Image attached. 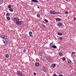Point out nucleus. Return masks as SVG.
Here are the masks:
<instances>
[{"label": "nucleus", "mask_w": 76, "mask_h": 76, "mask_svg": "<svg viewBox=\"0 0 76 76\" xmlns=\"http://www.w3.org/2000/svg\"><path fill=\"white\" fill-rule=\"evenodd\" d=\"M20 20L19 18H15L14 20V22L18 25H20L22 23V22L21 21H20Z\"/></svg>", "instance_id": "f257e3e1"}, {"label": "nucleus", "mask_w": 76, "mask_h": 76, "mask_svg": "<svg viewBox=\"0 0 76 76\" xmlns=\"http://www.w3.org/2000/svg\"><path fill=\"white\" fill-rule=\"evenodd\" d=\"M1 38H2L3 39H6V38H7V37L5 35H2L1 36Z\"/></svg>", "instance_id": "f03ea898"}, {"label": "nucleus", "mask_w": 76, "mask_h": 76, "mask_svg": "<svg viewBox=\"0 0 76 76\" xmlns=\"http://www.w3.org/2000/svg\"><path fill=\"white\" fill-rule=\"evenodd\" d=\"M41 70L45 72H46L47 71V69L45 67H42Z\"/></svg>", "instance_id": "7ed1b4c3"}, {"label": "nucleus", "mask_w": 76, "mask_h": 76, "mask_svg": "<svg viewBox=\"0 0 76 76\" xmlns=\"http://www.w3.org/2000/svg\"><path fill=\"white\" fill-rule=\"evenodd\" d=\"M17 73L18 75H19V76H22V75H22V72H21L20 71H17Z\"/></svg>", "instance_id": "20e7f679"}, {"label": "nucleus", "mask_w": 76, "mask_h": 76, "mask_svg": "<svg viewBox=\"0 0 76 76\" xmlns=\"http://www.w3.org/2000/svg\"><path fill=\"white\" fill-rule=\"evenodd\" d=\"M50 13L52 14V15H55V13H56V11L54 10H50Z\"/></svg>", "instance_id": "39448f33"}, {"label": "nucleus", "mask_w": 76, "mask_h": 76, "mask_svg": "<svg viewBox=\"0 0 76 76\" xmlns=\"http://www.w3.org/2000/svg\"><path fill=\"white\" fill-rule=\"evenodd\" d=\"M55 19L56 20H58V21H60L62 20H61V19L60 18H56Z\"/></svg>", "instance_id": "423d86ee"}, {"label": "nucleus", "mask_w": 76, "mask_h": 76, "mask_svg": "<svg viewBox=\"0 0 76 76\" xmlns=\"http://www.w3.org/2000/svg\"><path fill=\"white\" fill-rule=\"evenodd\" d=\"M35 65L37 67H38L39 66V64L38 62H37L35 63Z\"/></svg>", "instance_id": "0eeeda50"}, {"label": "nucleus", "mask_w": 76, "mask_h": 76, "mask_svg": "<svg viewBox=\"0 0 76 76\" xmlns=\"http://www.w3.org/2000/svg\"><path fill=\"white\" fill-rule=\"evenodd\" d=\"M29 34L30 37H33V35H31V34H32V32H30Z\"/></svg>", "instance_id": "6e6552de"}, {"label": "nucleus", "mask_w": 76, "mask_h": 76, "mask_svg": "<svg viewBox=\"0 0 76 76\" xmlns=\"http://www.w3.org/2000/svg\"><path fill=\"white\" fill-rule=\"evenodd\" d=\"M58 25L59 26H62V23H58Z\"/></svg>", "instance_id": "1a4fd4ad"}, {"label": "nucleus", "mask_w": 76, "mask_h": 76, "mask_svg": "<svg viewBox=\"0 0 76 76\" xmlns=\"http://www.w3.org/2000/svg\"><path fill=\"white\" fill-rule=\"evenodd\" d=\"M51 46L53 48H57V46L55 45H51Z\"/></svg>", "instance_id": "9d476101"}, {"label": "nucleus", "mask_w": 76, "mask_h": 76, "mask_svg": "<svg viewBox=\"0 0 76 76\" xmlns=\"http://www.w3.org/2000/svg\"><path fill=\"white\" fill-rule=\"evenodd\" d=\"M37 18H40V17L41 16V15H40V14H37Z\"/></svg>", "instance_id": "9b49d317"}, {"label": "nucleus", "mask_w": 76, "mask_h": 76, "mask_svg": "<svg viewBox=\"0 0 76 76\" xmlns=\"http://www.w3.org/2000/svg\"><path fill=\"white\" fill-rule=\"evenodd\" d=\"M32 1L33 2H36V3H38V1L37 0H32Z\"/></svg>", "instance_id": "f8f14e48"}, {"label": "nucleus", "mask_w": 76, "mask_h": 76, "mask_svg": "<svg viewBox=\"0 0 76 76\" xmlns=\"http://www.w3.org/2000/svg\"><path fill=\"white\" fill-rule=\"evenodd\" d=\"M63 68L66 69V68L67 67V65L66 64H64V65L63 66Z\"/></svg>", "instance_id": "ddd939ff"}, {"label": "nucleus", "mask_w": 76, "mask_h": 76, "mask_svg": "<svg viewBox=\"0 0 76 76\" xmlns=\"http://www.w3.org/2000/svg\"><path fill=\"white\" fill-rule=\"evenodd\" d=\"M67 62L68 63H69V64H71V63H72V61L70 60H68Z\"/></svg>", "instance_id": "4468645a"}, {"label": "nucleus", "mask_w": 76, "mask_h": 76, "mask_svg": "<svg viewBox=\"0 0 76 76\" xmlns=\"http://www.w3.org/2000/svg\"><path fill=\"white\" fill-rule=\"evenodd\" d=\"M62 55H63V54L61 52H60L59 53V56H62Z\"/></svg>", "instance_id": "2eb2a0df"}, {"label": "nucleus", "mask_w": 76, "mask_h": 76, "mask_svg": "<svg viewBox=\"0 0 76 76\" xmlns=\"http://www.w3.org/2000/svg\"><path fill=\"white\" fill-rule=\"evenodd\" d=\"M9 10H10V12H13V10L12 8H10L9 9Z\"/></svg>", "instance_id": "dca6fc26"}, {"label": "nucleus", "mask_w": 76, "mask_h": 76, "mask_svg": "<svg viewBox=\"0 0 76 76\" xmlns=\"http://www.w3.org/2000/svg\"><path fill=\"white\" fill-rule=\"evenodd\" d=\"M7 19L8 20H10V18L9 17H7Z\"/></svg>", "instance_id": "f3484780"}, {"label": "nucleus", "mask_w": 76, "mask_h": 76, "mask_svg": "<svg viewBox=\"0 0 76 76\" xmlns=\"http://www.w3.org/2000/svg\"><path fill=\"white\" fill-rule=\"evenodd\" d=\"M52 66L53 67H56V64H53L52 65Z\"/></svg>", "instance_id": "a211bd4d"}, {"label": "nucleus", "mask_w": 76, "mask_h": 76, "mask_svg": "<svg viewBox=\"0 0 76 76\" xmlns=\"http://www.w3.org/2000/svg\"><path fill=\"white\" fill-rule=\"evenodd\" d=\"M5 56H6V58H8V57H9V55L8 54H6L5 55Z\"/></svg>", "instance_id": "6ab92c4d"}, {"label": "nucleus", "mask_w": 76, "mask_h": 76, "mask_svg": "<svg viewBox=\"0 0 76 76\" xmlns=\"http://www.w3.org/2000/svg\"><path fill=\"white\" fill-rule=\"evenodd\" d=\"M8 8L10 9V8L12 7V5H8Z\"/></svg>", "instance_id": "aec40b11"}, {"label": "nucleus", "mask_w": 76, "mask_h": 76, "mask_svg": "<svg viewBox=\"0 0 76 76\" xmlns=\"http://www.w3.org/2000/svg\"><path fill=\"white\" fill-rule=\"evenodd\" d=\"M58 35H60V36H61V35H62V34L61 33H58Z\"/></svg>", "instance_id": "412c9836"}, {"label": "nucleus", "mask_w": 76, "mask_h": 76, "mask_svg": "<svg viewBox=\"0 0 76 76\" xmlns=\"http://www.w3.org/2000/svg\"><path fill=\"white\" fill-rule=\"evenodd\" d=\"M3 3V0H0V4H1L2 3Z\"/></svg>", "instance_id": "4be33fe9"}, {"label": "nucleus", "mask_w": 76, "mask_h": 76, "mask_svg": "<svg viewBox=\"0 0 76 76\" xmlns=\"http://www.w3.org/2000/svg\"><path fill=\"white\" fill-rule=\"evenodd\" d=\"M6 15V16H10V14L9 13H7Z\"/></svg>", "instance_id": "5701e85b"}, {"label": "nucleus", "mask_w": 76, "mask_h": 76, "mask_svg": "<svg viewBox=\"0 0 76 76\" xmlns=\"http://www.w3.org/2000/svg\"><path fill=\"white\" fill-rule=\"evenodd\" d=\"M45 22H46V23L48 22V21L46 19L45 20Z\"/></svg>", "instance_id": "b1692460"}, {"label": "nucleus", "mask_w": 76, "mask_h": 76, "mask_svg": "<svg viewBox=\"0 0 76 76\" xmlns=\"http://www.w3.org/2000/svg\"><path fill=\"white\" fill-rule=\"evenodd\" d=\"M51 58L49 57L48 58V60H49V61H50V60H51Z\"/></svg>", "instance_id": "393cba45"}, {"label": "nucleus", "mask_w": 76, "mask_h": 76, "mask_svg": "<svg viewBox=\"0 0 76 76\" xmlns=\"http://www.w3.org/2000/svg\"><path fill=\"white\" fill-rule=\"evenodd\" d=\"M56 14H59V12H55V15Z\"/></svg>", "instance_id": "a878e982"}, {"label": "nucleus", "mask_w": 76, "mask_h": 76, "mask_svg": "<svg viewBox=\"0 0 76 76\" xmlns=\"http://www.w3.org/2000/svg\"><path fill=\"white\" fill-rule=\"evenodd\" d=\"M42 27H43V28H44V27H45V26L43 24H42Z\"/></svg>", "instance_id": "bb28decb"}, {"label": "nucleus", "mask_w": 76, "mask_h": 76, "mask_svg": "<svg viewBox=\"0 0 76 76\" xmlns=\"http://www.w3.org/2000/svg\"><path fill=\"white\" fill-rule=\"evenodd\" d=\"M75 52H72V55H74V54H75Z\"/></svg>", "instance_id": "cd10ccee"}, {"label": "nucleus", "mask_w": 76, "mask_h": 76, "mask_svg": "<svg viewBox=\"0 0 76 76\" xmlns=\"http://www.w3.org/2000/svg\"><path fill=\"white\" fill-rule=\"evenodd\" d=\"M62 60L63 61H65L66 60V58H63Z\"/></svg>", "instance_id": "c85d7f7f"}, {"label": "nucleus", "mask_w": 76, "mask_h": 76, "mask_svg": "<svg viewBox=\"0 0 76 76\" xmlns=\"http://www.w3.org/2000/svg\"><path fill=\"white\" fill-rule=\"evenodd\" d=\"M5 42L6 44V43H7V42H8V41H7V40H5Z\"/></svg>", "instance_id": "c756f323"}, {"label": "nucleus", "mask_w": 76, "mask_h": 76, "mask_svg": "<svg viewBox=\"0 0 76 76\" xmlns=\"http://www.w3.org/2000/svg\"><path fill=\"white\" fill-rule=\"evenodd\" d=\"M23 52L24 53H25V52H26V49H24L23 50Z\"/></svg>", "instance_id": "7c9ffc66"}, {"label": "nucleus", "mask_w": 76, "mask_h": 76, "mask_svg": "<svg viewBox=\"0 0 76 76\" xmlns=\"http://www.w3.org/2000/svg\"><path fill=\"white\" fill-rule=\"evenodd\" d=\"M3 42L4 43L5 45H6V42H5V41H4V39H3Z\"/></svg>", "instance_id": "2f4dec72"}, {"label": "nucleus", "mask_w": 76, "mask_h": 76, "mask_svg": "<svg viewBox=\"0 0 76 76\" xmlns=\"http://www.w3.org/2000/svg\"><path fill=\"white\" fill-rule=\"evenodd\" d=\"M60 73H61V74H62L63 73V72H62V71H60Z\"/></svg>", "instance_id": "473e14b6"}, {"label": "nucleus", "mask_w": 76, "mask_h": 76, "mask_svg": "<svg viewBox=\"0 0 76 76\" xmlns=\"http://www.w3.org/2000/svg\"><path fill=\"white\" fill-rule=\"evenodd\" d=\"M34 75H37V74L36 73L34 72Z\"/></svg>", "instance_id": "72a5a7b5"}, {"label": "nucleus", "mask_w": 76, "mask_h": 76, "mask_svg": "<svg viewBox=\"0 0 76 76\" xmlns=\"http://www.w3.org/2000/svg\"><path fill=\"white\" fill-rule=\"evenodd\" d=\"M59 38L60 39H63V38L62 37H60Z\"/></svg>", "instance_id": "f704fd0d"}, {"label": "nucleus", "mask_w": 76, "mask_h": 76, "mask_svg": "<svg viewBox=\"0 0 76 76\" xmlns=\"http://www.w3.org/2000/svg\"><path fill=\"white\" fill-rule=\"evenodd\" d=\"M59 76H63V75L60 74L59 75Z\"/></svg>", "instance_id": "c9c22d12"}, {"label": "nucleus", "mask_w": 76, "mask_h": 76, "mask_svg": "<svg viewBox=\"0 0 76 76\" xmlns=\"http://www.w3.org/2000/svg\"><path fill=\"white\" fill-rule=\"evenodd\" d=\"M74 20H76V18H73Z\"/></svg>", "instance_id": "e433bc0d"}, {"label": "nucleus", "mask_w": 76, "mask_h": 76, "mask_svg": "<svg viewBox=\"0 0 76 76\" xmlns=\"http://www.w3.org/2000/svg\"><path fill=\"white\" fill-rule=\"evenodd\" d=\"M53 76H57V75H56V74H54L53 75Z\"/></svg>", "instance_id": "4c0bfd02"}, {"label": "nucleus", "mask_w": 76, "mask_h": 76, "mask_svg": "<svg viewBox=\"0 0 76 76\" xmlns=\"http://www.w3.org/2000/svg\"><path fill=\"white\" fill-rule=\"evenodd\" d=\"M51 44H52V43H50V46H51Z\"/></svg>", "instance_id": "58836bf2"}, {"label": "nucleus", "mask_w": 76, "mask_h": 76, "mask_svg": "<svg viewBox=\"0 0 76 76\" xmlns=\"http://www.w3.org/2000/svg\"><path fill=\"white\" fill-rule=\"evenodd\" d=\"M31 5H33V4L32 3H31Z\"/></svg>", "instance_id": "ea45409f"}, {"label": "nucleus", "mask_w": 76, "mask_h": 76, "mask_svg": "<svg viewBox=\"0 0 76 76\" xmlns=\"http://www.w3.org/2000/svg\"><path fill=\"white\" fill-rule=\"evenodd\" d=\"M37 8L38 9H39V7H38Z\"/></svg>", "instance_id": "a19ab883"}, {"label": "nucleus", "mask_w": 76, "mask_h": 76, "mask_svg": "<svg viewBox=\"0 0 76 76\" xmlns=\"http://www.w3.org/2000/svg\"><path fill=\"white\" fill-rule=\"evenodd\" d=\"M67 14H68V12L67 11Z\"/></svg>", "instance_id": "79ce46f5"}, {"label": "nucleus", "mask_w": 76, "mask_h": 76, "mask_svg": "<svg viewBox=\"0 0 76 76\" xmlns=\"http://www.w3.org/2000/svg\"><path fill=\"white\" fill-rule=\"evenodd\" d=\"M65 13H67V11H66Z\"/></svg>", "instance_id": "37998d69"}, {"label": "nucleus", "mask_w": 76, "mask_h": 76, "mask_svg": "<svg viewBox=\"0 0 76 76\" xmlns=\"http://www.w3.org/2000/svg\"><path fill=\"white\" fill-rule=\"evenodd\" d=\"M42 56V55H41V56Z\"/></svg>", "instance_id": "c03bdc74"}, {"label": "nucleus", "mask_w": 76, "mask_h": 76, "mask_svg": "<svg viewBox=\"0 0 76 76\" xmlns=\"http://www.w3.org/2000/svg\"><path fill=\"white\" fill-rule=\"evenodd\" d=\"M68 0H67V1H68Z\"/></svg>", "instance_id": "a18cd8bd"}, {"label": "nucleus", "mask_w": 76, "mask_h": 76, "mask_svg": "<svg viewBox=\"0 0 76 76\" xmlns=\"http://www.w3.org/2000/svg\"><path fill=\"white\" fill-rule=\"evenodd\" d=\"M66 1H67V0H66Z\"/></svg>", "instance_id": "49530a36"}]
</instances>
